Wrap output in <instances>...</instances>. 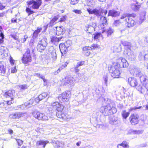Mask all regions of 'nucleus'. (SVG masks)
Segmentation results:
<instances>
[{
	"label": "nucleus",
	"mask_w": 148,
	"mask_h": 148,
	"mask_svg": "<svg viewBox=\"0 0 148 148\" xmlns=\"http://www.w3.org/2000/svg\"><path fill=\"white\" fill-rule=\"evenodd\" d=\"M131 72L134 76L139 78L141 83L148 91V80L146 78V75L143 74L139 69L136 68H134Z\"/></svg>",
	"instance_id": "f257e3e1"
},
{
	"label": "nucleus",
	"mask_w": 148,
	"mask_h": 148,
	"mask_svg": "<svg viewBox=\"0 0 148 148\" xmlns=\"http://www.w3.org/2000/svg\"><path fill=\"white\" fill-rule=\"evenodd\" d=\"M131 14H123L120 18L121 19L123 20L124 22L128 27L133 26L135 24L134 20L130 17Z\"/></svg>",
	"instance_id": "f03ea898"
},
{
	"label": "nucleus",
	"mask_w": 148,
	"mask_h": 148,
	"mask_svg": "<svg viewBox=\"0 0 148 148\" xmlns=\"http://www.w3.org/2000/svg\"><path fill=\"white\" fill-rule=\"evenodd\" d=\"M116 66L119 68L127 67L129 64L127 60L124 58H120L117 60L115 63Z\"/></svg>",
	"instance_id": "7ed1b4c3"
},
{
	"label": "nucleus",
	"mask_w": 148,
	"mask_h": 148,
	"mask_svg": "<svg viewBox=\"0 0 148 148\" xmlns=\"http://www.w3.org/2000/svg\"><path fill=\"white\" fill-rule=\"evenodd\" d=\"M46 39L43 38L39 40L37 46V49L38 51L42 52L44 50L47 45Z\"/></svg>",
	"instance_id": "20e7f679"
},
{
	"label": "nucleus",
	"mask_w": 148,
	"mask_h": 148,
	"mask_svg": "<svg viewBox=\"0 0 148 148\" xmlns=\"http://www.w3.org/2000/svg\"><path fill=\"white\" fill-rule=\"evenodd\" d=\"M110 72L111 73V76L113 78H117L119 77L120 73L119 69L114 64L110 68Z\"/></svg>",
	"instance_id": "39448f33"
},
{
	"label": "nucleus",
	"mask_w": 148,
	"mask_h": 148,
	"mask_svg": "<svg viewBox=\"0 0 148 148\" xmlns=\"http://www.w3.org/2000/svg\"><path fill=\"white\" fill-rule=\"evenodd\" d=\"M114 109H112L109 105H107L105 106H103L100 108V112L105 116L110 115L113 113L112 110Z\"/></svg>",
	"instance_id": "423d86ee"
},
{
	"label": "nucleus",
	"mask_w": 148,
	"mask_h": 148,
	"mask_svg": "<svg viewBox=\"0 0 148 148\" xmlns=\"http://www.w3.org/2000/svg\"><path fill=\"white\" fill-rule=\"evenodd\" d=\"M75 82L74 78L72 77H66L62 81L61 85L64 86L69 87L70 85H73Z\"/></svg>",
	"instance_id": "0eeeda50"
},
{
	"label": "nucleus",
	"mask_w": 148,
	"mask_h": 148,
	"mask_svg": "<svg viewBox=\"0 0 148 148\" xmlns=\"http://www.w3.org/2000/svg\"><path fill=\"white\" fill-rule=\"evenodd\" d=\"M42 0H30L27 1V3L28 5L32 4V8L33 9H38L41 5Z\"/></svg>",
	"instance_id": "6e6552de"
},
{
	"label": "nucleus",
	"mask_w": 148,
	"mask_h": 148,
	"mask_svg": "<svg viewBox=\"0 0 148 148\" xmlns=\"http://www.w3.org/2000/svg\"><path fill=\"white\" fill-rule=\"evenodd\" d=\"M33 116L38 120L43 121L48 120V117L44 114L37 111H34L32 113Z\"/></svg>",
	"instance_id": "1a4fd4ad"
},
{
	"label": "nucleus",
	"mask_w": 148,
	"mask_h": 148,
	"mask_svg": "<svg viewBox=\"0 0 148 148\" xmlns=\"http://www.w3.org/2000/svg\"><path fill=\"white\" fill-rule=\"evenodd\" d=\"M69 91H65L60 95L58 97L59 102H67L69 98Z\"/></svg>",
	"instance_id": "9d476101"
},
{
	"label": "nucleus",
	"mask_w": 148,
	"mask_h": 148,
	"mask_svg": "<svg viewBox=\"0 0 148 148\" xmlns=\"http://www.w3.org/2000/svg\"><path fill=\"white\" fill-rule=\"evenodd\" d=\"M15 95V92L14 90H10L5 92L4 94V96L6 98H9V100L6 102H10L13 101Z\"/></svg>",
	"instance_id": "9b49d317"
},
{
	"label": "nucleus",
	"mask_w": 148,
	"mask_h": 148,
	"mask_svg": "<svg viewBox=\"0 0 148 148\" xmlns=\"http://www.w3.org/2000/svg\"><path fill=\"white\" fill-rule=\"evenodd\" d=\"M124 54L126 56L128 59L130 60H134L136 57V55L131 50L129 51L124 50Z\"/></svg>",
	"instance_id": "f8f14e48"
},
{
	"label": "nucleus",
	"mask_w": 148,
	"mask_h": 148,
	"mask_svg": "<svg viewBox=\"0 0 148 148\" xmlns=\"http://www.w3.org/2000/svg\"><path fill=\"white\" fill-rule=\"evenodd\" d=\"M96 27V24L95 23H92L91 25H86L85 26V30L86 32L91 33L95 31Z\"/></svg>",
	"instance_id": "ddd939ff"
},
{
	"label": "nucleus",
	"mask_w": 148,
	"mask_h": 148,
	"mask_svg": "<svg viewBox=\"0 0 148 148\" xmlns=\"http://www.w3.org/2000/svg\"><path fill=\"white\" fill-rule=\"evenodd\" d=\"M138 118L139 116L138 114H133L130 116L129 119L132 125H135L138 123Z\"/></svg>",
	"instance_id": "4468645a"
},
{
	"label": "nucleus",
	"mask_w": 148,
	"mask_h": 148,
	"mask_svg": "<svg viewBox=\"0 0 148 148\" xmlns=\"http://www.w3.org/2000/svg\"><path fill=\"white\" fill-rule=\"evenodd\" d=\"M110 123L112 125H119L120 123V121L117 117L113 115H110L109 117Z\"/></svg>",
	"instance_id": "2eb2a0df"
},
{
	"label": "nucleus",
	"mask_w": 148,
	"mask_h": 148,
	"mask_svg": "<svg viewBox=\"0 0 148 148\" xmlns=\"http://www.w3.org/2000/svg\"><path fill=\"white\" fill-rule=\"evenodd\" d=\"M56 29V35L59 36L64 34L65 31V29L64 27L62 26L56 27L54 29V30Z\"/></svg>",
	"instance_id": "dca6fc26"
},
{
	"label": "nucleus",
	"mask_w": 148,
	"mask_h": 148,
	"mask_svg": "<svg viewBox=\"0 0 148 148\" xmlns=\"http://www.w3.org/2000/svg\"><path fill=\"white\" fill-rule=\"evenodd\" d=\"M128 83L132 87L136 86L138 84L137 79L134 77H130L128 79Z\"/></svg>",
	"instance_id": "f3484780"
},
{
	"label": "nucleus",
	"mask_w": 148,
	"mask_h": 148,
	"mask_svg": "<svg viewBox=\"0 0 148 148\" xmlns=\"http://www.w3.org/2000/svg\"><path fill=\"white\" fill-rule=\"evenodd\" d=\"M51 143L53 144V146L56 148H63L64 147V143L62 141L52 140Z\"/></svg>",
	"instance_id": "a211bd4d"
},
{
	"label": "nucleus",
	"mask_w": 148,
	"mask_h": 148,
	"mask_svg": "<svg viewBox=\"0 0 148 148\" xmlns=\"http://www.w3.org/2000/svg\"><path fill=\"white\" fill-rule=\"evenodd\" d=\"M4 38L3 34L1 33L0 34V45L3 43ZM6 49L5 47L2 46H0V51L2 53H4L5 51V49Z\"/></svg>",
	"instance_id": "6ab92c4d"
},
{
	"label": "nucleus",
	"mask_w": 148,
	"mask_h": 148,
	"mask_svg": "<svg viewBox=\"0 0 148 148\" xmlns=\"http://www.w3.org/2000/svg\"><path fill=\"white\" fill-rule=\"evenodd\" d=\"M47 92H44L42 93L41 95H39L36 98H32L31 99L30 101H34L35 102H39L43 99L42 98H41V97H43L44 98L47 97Z\"/></svg>",
	"instance_id": "aec40b11"
},
{
	"label": "nucleus",
	"mask_w": 148,
	"mask_h": 148,
	"mask_svg": "<svg viewBox=\"0 0 148 148\" xmlns=\"http://www.w3.org/2000/svg\"><path fill=\"white\" fill-rule=\"evenodd\" d=\"M120 14V12L114 10H110L109 11L108 16H111L112 17H116L119 16Z\"/></svg>",
	"instance_id": "412c9836"
},
{
	"label": "nucleus",
	"mask_w": 148,
	"mask_h": 148,
	"mask_svg": "<svg viewBox=\"0 0 148 148\" xmlns=\"http://www.w3.org/2000/svg\"><path fill=\"white\" fill-rule=\"evenodd\" d=\"M23 114L24 113H22L17 112L14 114H10L9 117L10 118L13 119H18L19 118L22 116Z\"/></svg>",
	"instance_id": "4be33fe9"
},
{
	"label": "nucleus",
	"mask_w": 148,
	"mask_h": 148,
	"mask_svg": "<svg viewBox=\"0 0 148 148\" xmlns=\"http://www.w3.org/2000/svg\"><path fill=\"white\" fill-rule=\"evenodd\" d=\"M100 26L101 28L104 29V26L107 24V20L106 16H101L100 17Z\"/></svg>",
	"instance_id": "5701e85b"
},
{
	"label": "nucleus",
	"mask_w": 148,
	"mask_h": 148,
	"mask_svg": "<svg viewBox=\"0 0 148 148\" xmlns=\"http://www.w3.org/2000/svg\"><path fill=\"white\" fill-rule=\"evenodd\" d=\"M53 106H56V109L58 111H62L64 108V106L60 102H53Z\"/></svg>",
	"instance_id": "b1692460"
},
{
	"label": "nucleus",
	"mask_w": 148,
	"mask_h": 148,
	"mask_svg": "<svg viewBox=\"0 0 148 148\" xmlns=\"http://www.w3.org/2000/svg\"><path fill=\"white\" fill-rule=\"evenodd\" d=\"M122 44L125 47V50L129 51V50H131V44L130 42L126 41H122Z\"/></svg>",
	"instance_id": "393cba45"
},
{
	"label": "nucleus",
	"mask_w": 148,
	"mask_h": 148,
	"mask_svg": "<svg viewBox=\"0 0 148 148\" xmlns=\"http://www.w3.org/2000/svg\"><path fill=\"white\" fill-rule=\"evenodd\" d=\"M59 48L62 54H65L67 52L68 48L65 47L64 43H60L59 45Z\"/></svg>",
	"instance_id": "a878e982"
},
{
	"label": "nucleus",
	"mask_w": 148,
	"mask_h": 148,
	"mask_svg": "<svg viewBox=\"0 0 148 148\" xmlns=\"http://www.w3.org/2000/svg\"><path fill=\"white\" fill-rule=\"evenodd\" d=\"M22 60L23 63L26 64L28 62H30L32 61V57L31 56H24L23 55Z\"/></svg>",
	"instance_id": "bb28decb"
},
{
	"label": "nucleus",
	"mask_w": 148,
	"mask_h": 148,
	"mask_svg": "<svg viewBox=\"0 0 148 148\" xmlns=\"http://www.w3.org/2000/svg\"><path fill=\"white\" fill-rule=\"evenodd\" d=\"M92 49L91 47L86 46L83 48V53L86 56H88L90 54V51Z\"/></svg>",
	"instance_id": "cd10ccee"
},
{
	"label": "nucleus",
	"mask_w": 148,
	"mask_h": 148,
	"mask_svg": "<svg viewBox=\"0 0 148 148\" xmlns=\"http://www.w3.org/2000/svg\"><path fill=\"white\" fill-rule=\"evenodd\" d=\"M49 53L51 54L54 60H56L57 58V55L56 52V51L54 50L53 47H51L48 49Z\"/></svg>",
	"instance_id": "c85d7f7f"
},
{
	"label": "nucleus",
	"mask_w": 148,
	"mask_h": 148,
	"mask_svg": "<svg viewBox=\"0 0 148 148\" xmlns=\"http://www.w3.org/2000/svg\"><path fill=\"white\" fill-rule=\"evenodd\" d=\"M101 8H100L98 9L95 8L94 9V14L97 16V17L99 18L101 16Z\"/></svg>",
	"instance_id": "c756f323"
},
{
	"label": "nucleus",
	"mask_w": 148,
	"mask_h": 148,
	"mask_svg": "<svg viewBox=\"0 0 148 148\" xmlns=\"http://www.w3.org/2000/svg\"><path fill=\"white\" fill-rule=\"evenodd\" d=\"M49 141L48 140L44 141V140H40L38 141L37 142L36 144L38 145H42L44 148H45L46 145L48 143Z\"/></svg>",
	"instance_id": "7c9ffc66"
},
{
	"label": "nucleus",
	"mask_w": 148,
	"mask_h": 148,
	"mask_svg": "<svg viewBox=\"0 0 148 148\" xmlns=\"http://www.w3.org/2000/svg\"><path fill=\"white\" fill-rule=\"evenodd\" d=\"M62 38V37L57 38L56 36H52L51 38V41L52 43L55 44L56 42H59Z\"/></svg>",
	"instance_id": "2f4dec72"
},
{
	"label": "nucleus",
	"mask_w": 148,
	"mask_h": 148,
	"mask_svg": "<svg viewBox=\"0 0 148 148\" xmlns=\"http://www.w3.org/2000/svg\"><path fill=\"white\" fill-rule=\"evenodd\" d=\"M131 6V8L135 11L138 10L140 7V5H136L134 3L132 4Z\"/></svg>",
	"instance_id": "473e14b6"
},
{
	"label": "nucleus",
	"mask_w": 148,
	"mask_h": 148,
	"mask_svg": "<svg viewBox=\"0 0 148 148\" xmlns=\"http://www.w3.org/2000/svg\"><path fill=\"white\" fill-rule=\"evenodd\" d=\"M146 12L144 11L140 14V23H142L145 20Z\"/></svg>",
	"instance_id": "72a5a7b5"
},
{
	"label": "nucleus",
	"mask_w": 148,
	"mask_h": 148,
	"mask_svg": "<svg viewBox=\"0 0 148 148\" xmlns=\"http://www.w3.org/2000/svg\"><path fill=\"white\" fill-rule=\"evenodd\" d=\"M5 69L4 66L0 62V74L3 75L5 73Z\"/></svg>",
	"instance_id": "f704fd0d"
},
{
	"label": "nucleus",
	"mask_w": 148,
	"mask_h": 148,
	"mask_svg": "<svg viewBox=\"0 0 148 148\" xmlns=\"http://www.w3.org/2000/svg\"><path fill=\"white\" fill-rule=\"evenodd\" d=\"M142 108L144 110H148V104H147L145 106H143V107L141 106H140L138 107H134L131 108V110H136L138 109H140Z\"/></svg>",
	"instance_id": "c9c22d12"
},
{
	"label": "nucleus",
	"mask_w": 148,
	"mask_h": 148,
	"mask_svg": "<svg viewBox=\"0 0 148 148\" xmlns=\"http://www.w3.org/2000/svg\"><path fill=\"white\" fill-rule=\"evenodd\" d=\"M145 52L143 51L140 52L138 56V59L140 60H144Z\"/></svg>",
	"instance_id": "e433bc0d"
},
{
	"label": "nucleus",
	"mask_w": 148,
	"mask_h": 148,
	"mask_svg": "<svg viewBox=\"0 0 148 148\" xmlns=\"http://www.w3.org/2000/svg\"><path fill=\"white\" fill-rule=\"evenodd\" d=\"M104 31H106L108 34V36H109V35H111L114 32V30L112 29L111 27H110L109 29L104 30Z\"/></svg>",
	"instance_id": "4c0bfd02"
},
{
	"label": "nucleus",
	"mask_w": 148,
	"mask_h": 148,
	"mask_svg": "<svg viewBox=\"0 0 148 148\" xmlns=\"http://www.w3.org/2000/svg\"><path fill=\"white\" fill-rule=\"evenodd\" d=\"M58 18H53L50 21L49 23V25L50 26H52L54 24H55Z\"/></svg>",
	"instance_id": "58836bf2"
},
{
	"label": "nucleus",
	"mask_w": 148,
	"mask_h": 148,
	"mask_svg": "<svg viewBox=\"0 0 148 148\" xmlns=\"http://www.w3.org/2000/svg\"><path fill=\"white\" fill-rule=\"evenodd\" d=\"M120 146H122L124 148H126L129 147V146L127 142L125 141H123L121 144H119Z\"/></svg>",
	"instance_id": "ea45409f"
},
{
	"label": "nucleus",
	"mask_w": 148,
	"mask_h": 148,
	"mask_svg": "<svg viewBox=\"0 0 148 148\" xmlns=\"http://www.w3.org/2000/svg\"><path fill=\"white\" fill-rule=\"evenodd\" d=\"M71 44L72 41L70 40H68L65 43H64V44L65 45V47L68 48L71 46Z\"/></svg>",
	"instance_id": "a19ab883"
},
{
	"label": "nucleus",
	"mask_w": 148,
	"mask_h": 148,
	"mask_svg": "<svg viewBox=\"0 0 148 148\" xmlns=\"http://www.w3.org/2000/svg\"><path fill=\"white\" fill-rule=\"evenodd\" d=\"M136 89L141 93L144 92V89L142 88V86L140 85H139L137 86Z\"/></svg>",
	"instance_id": "79ce46f5"
},
{
	"label": "nucleus",
	"mask_w": 148,
	"mask_h": 148,
	"mask_svg": "<svg viewBox=\"0 0 148 148\" xmlns=\"http://www.w3.org/2000/svg\"><path fill=\"white\" fill-rule=\"evenodd\" d=\"M130 113L125 111H124L122 114V116L124 119H126L129 115Z\"/></svg>",
	"instance_id": "37998d69"
},
{
	"label": "nucleus",
	"mask_w": 148,
	"mask_h": 148,
	"mask_svg": "<svg viewBox=\"0 0 148 148\" xmlns=\"http://www.w3.org/2000/svg\"><path fill=\"white\" fill-rule=\"evenodd\" d=\"M103 79L104 81V83L106 86H108V84L107 83L108 79V75L106 74L103 77Z\"/></svg>",
	"instance_id": "c03bdc74"
},
{
	"label": "nucleus",
	"mask_w": 148,
	"mask_h": 148,
	"mask_svg": "<svg viewBox=\"0 0 148 148\" xmlns=\"http://www.w3.org/2000/svg\"><path fill=\"white\" fill-rule=\"evenodd\" d=\"M101 35L100 33H97L94 35L93 38L94 39H97L99 38Z\"/></svg>",
	"instance_id": "a18cd8bd"
},
{
	"label": "nucleus",
	"mask_w": 148,
	"mask_h": 148,
	"mask_svg": "<svg viewBox=\"0 0 148 148\" xmlns=\"http://www.w3.org/2000/svg\"><path fill=\"white\" fill-rule=\"evenodd\" d=\"M6 4L5 3H3L0 1V10H2L5 8Z\"/></svg>",
	"instance_id": "49530a36"
},
{
	"label": "nucleus",
	"mask_w": 148,
	"mask_h": 148,
	"mask_svg": "<svg viewBox=\"0 0 148 148\" xmlns=\"http://www.w3.org/2000/svg\"><path fill=\"white\" fill-rule=\"evenodd\" d=\"M34 75L35 76H36L38 77L41 78H43V76L44 75L42 74H41L38 73H35L34 74Z\"/></svg>",
	"instance_id": "de8ad7c7"
},
{
	"label": "nucleus",
	"mask_w": 148,
	"mask_h": 148,
	"mask_svg": "<svg viewBox=\"0 0 148 148\" xmlns=\"http://www.w3.org/2000/svg\"><path fill=\"white\" fill-rule=\"evenodd\" d=\"M23 55H24V56H31L30 55V51L29 49H26L25 52Z\"/></svg>",
	"instance_id": "09e8293b"
},
{
	"label": "nucleus",
	"mask_w": 148,
	"mask_h": 148,
	"mask_svg": "<svg viewBox=\"0 0 148 148\" xmlns=\"http://www.w3.org/2000/svg\"><path fill=\"white\" fill-rule=\"evenodd\" d=\"M16 140L19 146L21 145L23 143V141L20 139H16Z\"/></svg>",
	"instance_id": "8fccbe9b"
},
{
	"label": "nucleus",
	"mask_w": 148,
	"mask_h": 148,
	"mask_svg": "<svg viewBox=\"0 0 148 148\" xmlns=\"http://www.w3.org/2000/svg\"><path fill=\"white\" fill-rule=\"evenodd\" d=\"M92 49H95L96 48H99V46L97 44H93L91 45Z\"/></svg>",
	"instance_id": "3c124183"
},
{
	"label": "nucleus",
	"mask_w": 148,
	"mask_h": 148,
	"mask_svg": "<svg viewBox=\"0 0 148 148\" xmlns=\"http://www.w3.org/2000/svg\"><path fill=\"white\" fill-rule=\"evenodd\" d=\"M28 38V36L27 35H25L23 36V37L22 38L21 40L22 42H24L26 40V39Z\"/></svg>",
	"instance_id": "603ef678"
},
{
	"label": "nucleus",
	"mask_w": 148,
	"mask_h": 148,
	"mask_svg": "<svg viewBox=\"0 0 148 148\" xmlns=\"http://www.w3.org/2000/svg\"><path fill=\"white\" fill-rule=\"evenodd\" d=\"M84 63V61H80L77 62L76 66L79 67V66L83 65Z\"/></svg>",
	"instance_id": "864d4df0"
},
{
	"label": "nucleus",
	"mask_w": 148,
	"mask_h": 148,
	"mask_svg": "<svg viewBox=\"0 0 148 148\" xmlns=\"http://www.w3.org/2000/svg\"><path fill=\"white\" fill-rule=\"evenodd\" d=\"M62 112L61 111H58V112H56V116L58 117L61 118V117H62Z\"/></svg>",
	"instance_id": "5fc2aeb1"
},
{
	"label": "nucleus",
	"mask_w": 148,
	"mask_h": 148,
	"mask_svg": "<svg viewBox=\"0 0 148 148\" xmlns=\"http://www.w3.org/2000/svg\"><path fill=\"white\" fill-rule=\"evenodd\" d=\"M26 11L27 13L29 14H32L34 12L32 10L30 9L29 8H26Z\"/></svg>",
	"instance_id": "6e6d98bb"
},
{
	"label": "nucleus",
	"mask_w": 148,
	"mask_h": 148,
	"mask_svg": "<svg viewBox=\"0 0 148 148\" xmlns=\"http://www.w3.org/2000/svg\"><path fill=\"white\" fill-rule=\"evenodd\" d=\"M121 22L120 20H118L115 21L114 24V25L117 26L119 23H121Z\"/></svg>",
	"instance_id": "4d7b16f0"
},
{
	"label": "nucleus",
	"mask_w": 148,
	"mask_h": 148,
	"mask_svg": "<svg viewBox=\"0 0 148 148\" xmlns=\"http://www.w3.org/2000/svg\"><path fill=\"white\" fill-rule=\"evenodd\" d=\"M73 12L78 14H81L82 13L81 10H73Z\"/></svg>",
	"instance_id": "13d9d810"
},
{
	"label": "nucleus",
	"mask_w": 148,
	"mask_h": 148,
	"mask_svg": "<svg viewBox=\"0 0 148 148\" xmlns=\"http://www.w3.org/2000/svg\"><path fill=\"white\" fill-rule=\"evenodd\" d=\"M96 92L97 93V95H98V97H99L101 96V92L99 89H96Z\"/></svg>",
	"instance_id": "bf43d9fd"
},
{
	"label": "nucleus",
	"mask_w": 148,
	"mask_h": 148,
	"mask_svg": "<svg viewBox=\"0 0 148 148\" xmlns=\"http://www.w3.org/2000/svg\"><path fill=\"white\" fill-rule=\"evenodd\" d=\"M31 103H30V102H25L24 105L25 107H31V105L32 104V102H31Z\"/></svg>",
	"instance_id": "052dcab7"
},
{
	"label": "nucleus",
	"mask_w": 148,
	"mask_h": 148,
	"mask_svg": "<svg viewBox=\"0 0 148 148\" xmlns=\"http://www.w3.org/2000/svg\"><path fill=\"white\" fill-rule=\"evenodd\" d=\"M19 88L21 89L24 90L27 88V86L26 85H20Z\"/></svg>",
	"instance_id": "680f3d73"
},
{
	"label": "nucleus",
	"mask_w": 148,
	"mask_h": 148,
	"mask_svg": "<svg viewBox=\"0 0 148 148\" xmlns=\"http://www.w3.org/2000/svg\"><path fill=\"white\" fill-rule=\"evenodd\" d=\"M71 4L74 5L77 3V0H71Z\"/></svg>",
	"instance_id": "e2e57ef3"
},
{
	"label": "nucleus",
	"mask_w": 148,
	"mask_h": 148,
	"mask_svg": "<svg viewBox=\"0 0 148 148\" xmlns=\"http://www.w3.org/2000/svg\"><path fill=\"white\" fill-rule=\"evenodd\" d=\"M87 10L90 14H94V9L91 10L90 9H88Z\"/></svg>",
	"instance_id": "0e129e2a"
},
{
	"label": "nucleus",
	"mask_w": 148,
	"mask_h": 148,
	"mask_svg": "<svg viewBox=\"0 0 148 148\" xmlns=\"http://www.w3.org/2000/svg\"><path fill=\"white\" fill-rule=\"evenodd\" d=\"M101 14H103V13L105 15H106L108 12V11L106 10H103L101 8Z\"/></svg>",
	"instance_id": "69168bd1"
},
{
	"label": "nucleus",
	"mask_w": 148,
	"mask_h": 148,
	"mask_svg": "<svg viewBox=\"0 0 148 148\" xmlns=\"http://www.w3.org/2000/svg\"><path fill=\"white\" fill-rule=\"evenodd\" d=\"M17 71V70L16 69V67H15L14 68H12L11 69V72L12 73H15Z\"/></svg>",
	"instance_id": "338daca9"
},
{
	"label": "nucleus",
	"mask_w": 148,
	"mask_h": 148,
	"mask_svg": "<svg viewBox=\"0 0 148 148\" xmlns=\"http://www.w3.org/2000/svg\"><path fill=\"white\" fill-rule=\"evenodd\" d=\"M66 19V16H63L62 17L60 18V21L63 22Z\"/></svg>",
	"instance_id": "774afa93"
}]
</instances>
